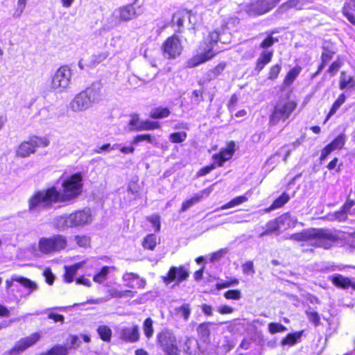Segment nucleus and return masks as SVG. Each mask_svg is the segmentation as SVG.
Here are the masks:
<instances>
[{
    "label": "nucleus",
    "instance_id": "1",
    "mask_svg": "<svg viewBox=\"0 0 355 355\" xmlns=\"http://www.w3.org/2000/svg\"><path fill=\"white\" fill-rule=\"evenodd\" d=\"M62 191L56 187L42 189L35 192L28 199V211L39 212L50 208L53 204L70 202L78 198L83 191V180L81 173L73 174L66 178L62 183Z\"/></svg>",
    "mask_w": 355,
    "mask_h": 355
},
{
    "label": "nucleus",
    "instance_id": "2",
    "mask_svg": "<svg viewBox=\"0 0 355 355\" xmlns=\"http://www.w3.org/2000/svg\"><path fill=\"white\" fill-rule=\"evenodd\" d=\"M288 239L297 241H309L312 245L329 249L337 241L338 236L327 229H308L293 234Z\"/></svg>",
    "mask_w": 355,
    "mask_h": 355
},
{
    "label": "nucleus",
    "instance_id": "3",
    "mask_svg": "<svg viewBox=\"0 0 355 355\" xmlns=\"http://www.w3.org/2000/svg\"><path fill=\"white\" fill-rule=\"evenodd\" d=\"M222 34L218 30L210 31L200 44L197 54L187 61V67L193 68L213 58L219 51L215 46Z\"/></svg>",
    "mask_w": 355,
    "mask_h": 355
},
{
    "label": "nucleus",
    "instance_id": "4",
    "mask_svg": "<svg viewBox=\"0 0 355 355\" xmlns=\"http://www.w3.org/2000/svg\"><path fill=\"white\" fill-rule=\"evenodd\" d=\"M67 239L62 234H54L51 236L40 238L37 244L33 243L28 251L35 257L59 252L67 246Z\"/></svg>",
    "mask_w": 355,
    "mask_h": 355
},
{
    "label": "nucleus",
    "instance_id": "5",
    "mask_svg": "<svg viewBox=\"0 0 355 355\" xmlns=\"http://www.w3.org/2000/svg\"><path fill=\"white\" fill-rule=\"evenodd\" d=\"M101 86L94 83L91 87L77 94L69 103L70 109L75 112L88 110L102 100Z\"/></svg>",
    "mask_w": 355,
    "mask_h": 355
},
{
    "label": "nucleus",
    "instance_id": "6",
    "mask_svg": "<svg viewBox=\"0 0 355 355\" xmlns=\"http://www.w3.org/2000/svg\"><path fill=\"white\" fill-rule=\"evenodd\" d=\"M72 71L67 65L60 67L51 78L49 89L55 93L66 92L71 84Z\"/></svg>",
    "mask_w": 355,
    "mask_h": 355
},
{
    "label": "nucleus",
    "instance_id": "7",
    "mask_svg": "<svg viewBox=\"0 0 355 355\" xmlns=\"http://www.w3.org/2000/svg\"><path fill=\"white\" fill-rule=\"evenodd\" d=\"M157 340L165 355H180L174 333L168 329L157 334Z\"/></svg>",
    "mask_w": 355,
    "mask_h": 355
},
{
    "label": "nucleus",
    "instance_id": "8",
    "mask_svg": "<svg viewBox=\"0 0 355 355\" xmlns=\"http://www.w3.org/2000/svg\"><path fill=\"white\" fill-rule=\"evenodd\" d=\"M235 152V144L234 141H230L227 143L226 148L220 150L218 154H214L213 155L214 163L209 166H207L201 168L197 173V177L204 176L210 173L213 169L216 168V164L218 166H222L223 163L230 159Z\"/></svg>",
    "mask_w": 355,
    "mask_h": 355
},
{
    "label": "nucleus",
    "instance_id": "9",
    "mask_svg": "<svg viewBox=\"0 0 355 355\" xmlns=\"http://www.w3.org/2000/svg\"><path fill=\"white\" fill-rule=\"evenodd\" d=\"M296 107L297 103L293 101L282 100L279 101L270 116V123L275 125L281 121H286L295 110Z\"/></svg>",
    "mask_w": 355,
    "mask_h": 355
},
{
    "label": "nucleus",
    "instance_id": "10",
    "mask_svg": "<svg viewBox=\"0 0 355 355\" xmlns=\"http://www.w3.org/2000/svg\"><path fill=\"white\" fill-rule=\"evenodd\" d=\"M49 144V141L46 137H33L18 146L16 155L20 157H27L34 153L37 148H44Z\"/></svg>",
    "mask_w": 355,
    "mask_h": 355
},
{
    "label": "nucleus",
    "instance_id": "11",
    "mask_svg": "<svg viewBox=\"0 0 355 355\" xmlns=\"http://www.w3.org/2000/svg\"><path fill=\"white\" fill-rule=\"evenodd\" d=\"M115 11L121 22H128L140 16L144 9L139 0H134L130 3L117 8Z\"/></svg>",
    "mask_w": 355,
    "mask_h": 355
},
{
    "label": "nucleus",
    "instance_id": "12",
    "mask_svg": "<svg viewBox=\"0 0 355 355\" xmlns=\"http://www.w3.org/2000/svg\"><path fill=\"white\" fill-rule=\"evenodd\" d=\"M280 0H248L245 10L250 15H263L275 8Z\"/></svg>",
    "mask_w": 355,
    "mask_h": 355
},
{
    "label": "nucleus",
    "instance_id": "13",
    "mask_svg": "<svg viewBox=\"0 0 355 355\" xmlns=\"http://www.w3.org/2000/svg\"><path fill=\"white\" fill-rule=\"evenodd\" d=\"M162 49L165 58L175 59L182 53L183 46L179 37L173 35L165 40L162 44Z\"/></svg>",
    "mask_w": 355,
    "mask_h": 355
},
{
    "label": "nucleus",
    "instance_id": "14",
    "mask_svg": "<svg viewBox=\"0 0 355 355\" xmlns=\"http://www.w3.org/2000/svg\"><path fill=\"white\" fill-rule=\"evenodd\" d=\"M41 332H35L19 339L8 352L9 355H17L35 345L42 338Z\"/></svg>",
    "mask_w": 355,
    "mask_h": 355
},
{
    "label": "nucleus",
    "instance_id": "15",
    "mask_svg": "<svg viewBox=\"0 0 355 355\" xmlns=\"http://www.w3.org/2000/svg\"><path fill=\"white\" fill-rule=\"evenodd\" d=\"M69 214L73 227H84L89 225L93 221L92 211L87 208L77 210Z\"/></svg>",
    "mask_w": 355,
    "mask_h": 355
},
{
    "label": "nucleus",
    "instance_id": "16",
    "mask_svg": "<svg viewBox=\"0 0 355 355\" xmlns=\"http://www.w3.org/2000/svg\"><path fill=\"white\" fill-rule=\"evenodd\" d=\"M188 277L189 272L184 266H173L170 268L166 275L162 277V280L166 285L174 281H176L177 284H180L182 281L186 280Z\"/></svg>",
    "mask_w": 355,
    "mask_h": 355
},
{
    "label": "nucleus",
    "instance_id": "17",
    "mask_svg": "<svg viewBox=\"0 0 355 355\" xmlns=\"http://www.w3.org/2000/svg\"><path fill=\"white\" fill-rule=\"evenodd\" d=\"M15 282L19 283L24 288L28 289L29 291L28 295L37 289V285L35 282L17 275H13L10 279H7L6 281V288L10 289V288L13 287Z\"/></svg>",
    "mask_w": 355,
    "mask_h": 355
},
{
    "label": "nucleus",
    "instance_id": "18",
    "mask_svg": "<svg viewBox=\"0 0 355 355\" xmlns=\"http://www.w3.org/2000/svg\"><path fill=\"white\" fill-rule=\"evenodd\" d=\"M119 338L126 343H135L139 339V331L137 325L123 327L119 331Z\"/></svg>",
    "mask_w": 355,
    "mask_h": 355
},
{
    "label": "nucleus",
    "instance_id": "19",
    "mask_svg": "<svg viewBox=\"0 0 355 355\" xmlns=\"http://www.w3.org/2000/svg\"><path fill=\"white\" fill-rule=\"evenodd\" d=\"M122 279L127 282L125 286L130 288H144L146 285V281L144 279L132 272H125Z\"/></svg>",
    "mask_w": 355,
    "mask_h": 355
},
{
    "label": "nucleus",
    "instance_id": "20",
    "mask_svg": "<svg viewBox=\"0 0 355 355\" xmlns=\"http://www.w3.org/2000/svg\"><path fill=\"white\" fill-rule=\"evenodd\" d=\"M211 191V188L205 189L202 191H200L199 193L195 194L190 199L184 201L182 205L181 211H187L193 205L200 202L204 197L209 196Z\"/></svg>",
    "mask_w": 355,
    "mask_h": 355
},
{
    "label": "nucleus",
    "instance_id": "21",
    "mask_svg": "<svg viewBox=\"0 0 355 355\" xmlns=\"http://www.w3.org/2000/svg\"><path fill=\"white\" fill-rule=\"evenodd\" d=\"M180 347L184 352L188 354H193L198 348V342L193 337L185 336L180 339Z\"/></svg>",
    "mask_w": 355,
    "mask_h": 355
},
{
    "label": "nucleus",
    "instance_id": "22",
    "mask_svg": "<svg viewBox=\"0 0 355 355\" xmlns=\"http://www.w3.org/2000/svg\"><path fill=\"white\" fill-rule=\"evenodd\" d=\"M277 218L280 230H286L290 228H293L297 223V218L292 216L289 213H285Z\"/></svg>",
    "mask_w": 355,
    "mask_h": 355
},
{
    "label": "nucleus",
    "instance_id": "23",
    "mask_svg": "<svg viewBox=\"0 0 355 355\" xmlns=\"http://www.w3.org/2000/svg\"><path fill=\"white\" fill-rule=\"evenodd\" d=\"M70 218V214L56 216L53 218V225L59 231H64L69 228H72L73 226Z\"/></svg>",
    "mask_w": 355,
    "mask_h": 355
},
{
    "label": "nucleus",
    "instance_id": "24",
    "mask_svg": "<svg viewBox=\"0 0 355 355\" xmlns=\"http://www.w3.org/2000/svg\"><path fill=\"white\" fill-rule=\"evenodd\" d=\"M331 282L336 286L347 289L352 288L355 290V282H352L348 277L336 274L330 277Z\"/></svg>",
    "mask_w": 355,
    "mask_h": 355
},
{
    "label": "nucleus",
    "instance_id": "25",
    "mask_svg": "<svg viewBox=\"0 0 355 355\" xmlns=\"http://www.w3.org/2000/svg\"><path fill=\"white\" fill-rule=\"evenodd\" d=\"M115 270L116 268L114 266H103L92 277L93 281L97 284H103L107 279L108 275Z\"/></svg>",
    "mask_w": 355,
    "mask_h": 355
},
{
    "label": "nucleus",
    "instance_id": "26",
    "mask_svg": "<svg viewBox=\"0 0 355 355\" xmlns=\"http://www.w3.org/2000/svg\"><path fill=\"white\" fill-rule=\"evenodd\" d=\"M273 55L272 51L264 50L257 60L255 70L258 72L261 71L266 64L272 60Z\"/></svg>",
    "mask_w": 355,
    "mask_h": 355
},
{
    "label": "nucleus",
    "instance_id": "27",
    "mask_svg": "<svg viewBox=\"0 0 355 355\" xmlns=\"http://www.w3.org/2000/svg\"><path fill=\"white\" fill-rule=\"evenodd\" d=\"M343 13L352 24L355 25V0H346L343 8Z\"/></svg>",
    "mask_w": 355,
    "mask_h": 355
},
{
    "label": "nucleus",
    "instance_id": "28",
    "mask_svg": "<svg viewBox=\"0 0 355 355\" xmlns=\"http://www.w3.org/2000/svg\"><path fill=\"white\" fill-rule=\"evenodd\" d=\"M302 71V67L300 66H295L291 69L284 78L283 84L285 87H288L293 84L297 77L300 75Z\"/></svg>",
    "mask_w": 355,
    "mask_h": 355
},
{
    "label": "nucleus",
    "instance_id": "29",
    "mask_svg": "<svg viewBox=\"0 0 355 355\" xmlns=\"http://www.w3.org/2000/svg\"><path fill=\"white\" fill-rule=\"evenodd\" d=\"M191 17L192 15L190 12L186 10L179 11L174 14L173 22L178 27H182L186 18H188L190 22L191 21Z\"/></svg>",
    "mask_w": 355,
    "mask_h": 355
},
{
    "label": "nucleus",
    "instance_id": "30",
    "mask_svg": "<svg viewBox=\"0 0 355 355\" xmlns=\"http://www.w3.org/2000/svg\"><path fill=\"white\" fill-rule=\"evenodd\" d=\"M339 87L340 89H344L347 87H355V79L349 76H347L345 72L342 71L340 77Z\"/></svg>",
    "mask_w": 355,
    "mask_h": 355
},
{
    "label": "nucleus",
    "instance_id": "31",
    "mask_svg": "<svg viewBox=\"0 0 355 355\" xmlns=\"http://www.w3.org/2000/svg\"><path fill=\"white\" fill-rule=\"evenodd\" d=\"M160 128V124L158 121H142L139 123V125L136 126L135 128V130L141 131V130H151L155 129H159Z\"/></svg>",
    "mask_w": 355,
    "mask_h": 355
},
{
    "label": "nucleus",
    "instance_id": "32",
    "mask_svg": "<svg viewBox=\"0 0 355 355\" xmlns=\"http://www.w3.org/2000/svg\"><path fill=\"white\" fill-rule=\"evenodd\" d=\"M304 6L303 0H289L283 3L279 8V11L284 12L290 8L302 9Z\"/></svg>",
    "mask_w": 355,
    "mask_h": 355
},
{
    "label": "nucleus",
    "instance_id": "33",
    "mask_svg": "<svg viewBox=\"0 0 355 355\" xmlns=\"http://www.w3.org/2000/svg\"><path fill=\"white\" fill-rule=\"evenodd\" d=\"M304 6L303 0H289L283 3L279 8V11L284 12L290 8L302 9Z\"/></svg>",
    "mask_w": 355,
    "mask_h": 355
},
{
    "label": "nucleus",
    "instance_id": "34",
    "mask_svg": "<svg viewBox=\"0 0 355 355\" xmlns=\"http://www.w3.org/2000/svg\"><path fill=\"white\" fill-rule=\"evenodd\" d=\"M96 331L102 340L105 342H110L111 340L112 331L108 326L100 325L98 327Z\"/></svg>",
    "mask_w": 355,
    "mask_h": 355
},
{
    "label": "nucleus",
    "instance_id": "35",
    "mask_svg": "<svg viewBox=\"0 0 355 355\" xmlns=\"http://www.w3.org/2000/svg\"><path fill=\"white\" fill-rule=\"evenodd\" d=\"M247 195H248V193H246L243 196H237V197L233 198L229 202L223 205L220 207V209H227L232 208V207L238 206L243 202H245L248 200V196Z\"/></svg>",
    "mask_w": 355,
    "mask_h": 355
},
{
    "label": "nucleus",
    "instance_id": "36",
    "mask_svg": "<svg viewBox=\"0 0 355 355\" xmlns=\"http://www.w3.org/2000/svg\"><path fill=\"white\" fill-rule=\"evenodd\" d=\"M171 112L167 107H157L153 109L150 113V116L152 119H163L169 116Z\"/></svg>",
    "mask_w": 355,
    "mask_h": 355
},
{
    "label": "nucleus",
    "instance_id": "37",
    "mask_svg": "<svg viewBox=\"0 0 355 355\" xmlns=\"http://www.w3.org/2000/svg\"><path fill=\"white\" fill-rule=\"evenodd\" d=\"M121 23L118 15L116 14L115 10L107 17L104 19V24L107 28H112Z\"/></svg>",
    "mask_w": 355,
    "mask_h": 355
},
{
    "label": "nucleus",
    "instance_id": "38",
    "mask_svg": "<svg viewBox=\"0 0 355 355\" xmlns=\"http://www.w3.org/2000/svg\"><path fill=\"white\" fill-rule=\"evenodd\" d=\"M346 100V97L344 94H340L337 100L334 103L329 112L328 113L327 118L325 119L326 122L329 119V118L334 115L336 111L339 109V107L345 103Z\"/></svg>",
    "mask_w": 355,
    "mask_h": 355
},
{
    "label": "nucleus",
    "instance_id": "39",
    "mask_svg": "<svg viewBox=\"0 0 355 355\" xmlns=\"http://www.w3.org/2000/svg\"><path fill=\"white\" fill-rule=\"evenodd\" d=\"M157 245V238L155 234H150L145 237L143 241V247L145 249L153 250Z\"/></svg>",
    "mask_w": 355,
    "mask_h": 355
},
{
    "label": "nucleus",
    "instance_id": "40",
    "mask_svg": "<svg viewBox=\"0 0 355 355\" xmlns=\"http://www.w3.org/2000/svg\"><path fill=\"white\" fill-rule=\"evenodd\" d=\"M153 321L150 318L145 320L143 324V331L147 338H150L154 334Z\"/></svg>",
    "mask_w": 355,
    "mask_h": 355
},
{
    "label": "nucleus",
    "instance_id": "41",
    "mask_svg": "<svg viewBox=\"0 0 355 355\" xmlns=\"http://www.w3.org/2000/svg\"><path fill=\"white\" fill-rule=\"evenodd\" d=\"M302 336V332H295L288 334L282 340V345H293L296 343L297 339Z\"/></svg>",
    "mask_w": 355,
    "mask_h": 355
},
{
    "label": "nucleus",
    "instance_id": "42",
    "mask_svg": "<svg viewBox=\"0 0 355 355\" xmlns=\"http://www.w3.org/2000/svg\"><path fill=\"white\" fill-rule=\"evenodd\" d=\"M175 311L176 314L182 317L184 320H187L191 314L190 306L188 304H184L181 306L177 307Z\"/></svg>",
    "mask_w": 355,
    "mask_h": 355
},
{
    "label": "nucleus",
    "instance_id": "43",
    "mask_svg": "<svg viewBox=\"0 0 355 355\" xmlns=\"http://www.w3.org/2000/svg\"><path fill=\"white\" fill-rule=\"evenodd\" d=\"M346 141V137L345 134H340L338 137H336L334 140L329 144L331 147L334 150L341 149Z\"/></svg>",
    "mask_w": 355,
    "mask_h": 355
},
{
    "label": "nucleus",
    "instance_id": "44",
    "mask_svg": "<svg viewBox=\"0 0 355 355\" xmlns=\"http://www.w3.org/2000/svg\"><path fill=\"white\" fill-rule=\"evenodd\" d=\"M108 56L107 53L103 52L98 54L93 55L91 58V61L87 65L89 67H94L96 64L104 61Z\"/></svg>",
    "mask_w": 355,
    "mask_h": 355
},
{
    "label": "nucleus",
    "instance_id": "45",
    "mask_svg": "<svg viewBox=\"0 0 355 355\" xmlns=\"http://www.w3.org/2000/svg\"><path fill=\"white\" fill-rule=\"evenodd\" d=\"M289 198V196L287 193H283L273 202L270 207V209H275L282 207L288 201Z\"/></svg>",
    "mask_w": 355,
    "mask_h": 355
},
{
    "label": "nucleus",
    "instance_id": "46",
    "mask_svg": "<svg viewBox=\"0 0 355 355\" xmlns=\"http://www.w3.org/2000/svg\"><path fill=\"white\" fill-rule=\"evenodd\" d=\"M306 315L310 322H313L315 326L319 325L320 323V318L317 311L309 307L306 311Z\"/></svg>",
    "mask_w": 355,
    "mask_h": 355
},
{
    "label": "nucleus",
    "instance_id": "47",
    "mask_svg": "<svg viewBox=\"0 0 355 355\" xmlns=\"http://www.w3.org/2000/svg\"><path fill=\"white\" fill-rule=\"evenodd\" d=\"M76 244L81 248H87L90 245L91 239L86 235H77L74 237Z\"/></svg>",
    "mask_w": 355,
    "mask_h": 355
},
{
    "label": "nucleus",
    "instance_id": "48",
    "mask_svg": "<svg viewBox=\"0 0 355 355\" xmlns=\"http://www.w3.org/2000/svg\"><path fill=\"white\" fill-rule=\"evenodd\" d=\"M323 49L324 51L322 52L321 58L323 64H326L332 58L336 51L334 48H329L327 46H324Z\"/></svg>",
    "mask_w": 355,
    "mask_h": 355
},
{
    "label": "nucleus",
    "instance_id": "49",
    "mask_svg": "<svg viewBox=\"0 0 355 355\" xmlns=\"http://www.w3.org/2000/svg\"><path fill=\"white\" fill-rule=\"evenodd\" d=\"M187 137V134L185 132H178L171 133L169 136V139L173 143H181L183 142Z\"/></svg>",
    "mask_w": 355,
    "mask_h": 355
},
{
    "label": "nucleus",
    "instance_id": "50",
    "mask_svg": "<svg viewBox=\"0 0 355 355\" xmlns=\"http://www.w3.org/2000/svg\"><path fill=\"white\" fill-rule=\"evenodd\" d=\"M282 69V64H277L273 66H272L270 68V71L268 72V79L274 80L277 78L280 71Z\"/></svg>",
    "mask_w": 355,
    "mask_h": 355
},
{
    "label": "nucleus",
    "instance_id": "51",
    "mask_svg": "<svg viewBox=\"0 0 355 355\" xmlns=\"http://www.w3.org/2000/svg\"><path fill=\"white\" fill-rule=\"evenodd\" d=\"M286 330V327L283 324L277 322H271L268 324V331L270 334H274L278 332H283Z\"/></svg>",
    "mask_w": 355,
    "mask_h": 355
},
{
    "label": "nucleus",
    "instance_id": "52",
    "mask_svg": "<svg viewBox=\"0 0 355 355\" xmlns=\"http://www.w3.org/2000/svg\"><path fill=\"white\" fill-rule=\"evenodd\" d=\"M329 220H336L338 221H344L347 219V211L343 208L340 211L335 212L334 214L329 216Z\"/></svg>",
    "mask_w": 355,
    "mask_h": 355
},
{
    "label": "nucleus",
    "instance_id": "53",
    "mask_svg": "<svg viewBox=\"0 0 355 355\" xmlns=\"http://www.w3.org/2000/svg\"><path fill=\"white\" fill-rule=\"evenodd\" d=\"M155 139L149 134H144V135H139L136 136L133 141V144H137L138 143L143 141H147L149 143H153Z\"/></svg>",
    "mask_w": 355,
    "mask_h": 355
},
{
    "label": "nucleus",
    "instance_id": "54",
    "mask_svg": "<svg viewBox=\"0 0 355 355\" xmlns=\"http://www.w3.org/2000/svg\"><path fill=\"white\" fill-rule=\"evenodd\" d=\"M224 297L227 300H238L241 299V293L239 290H230L224 293Z\"/></svg>",
    "mask_w": 355,
    "mask_h": 355
},
{
    "label": "nucleus",
    "instance_id": "55",
    "mask_svg": "<svg viewBox=\"0 0 355 355\" xmlns=\"http://www.w3.org/2000/svg\"><path fill=\"white\" fill-rule=\"evenodd\" d=\"M278 40L274 38L272 35H268L260 44V47L263 49H268L272 46Z\"/></svg>",
    "mask_w": 355,
    "mask_h": 355
},
{
    "label": "nucleus",
    "instance_id": "56",
    "mask_svg": "<svg viewBox=\"0 0 355 355\" xmlns=\"http://www.w3.org/2000/svg\"><path fill=\"white\" fill-rule=\"evenodd\" d=\"M129 292L128 291H120L116 288H110L107 291V293L109 294V297H107L106 298H121L125 296V293Z\"/></svg>",
    "mask_w": 355,
    "mask_h": 355
},
{
    "label": "nucleus",
    "instance_id": "57",
    "mask_svg": "<svg viewBox=\"0 0 355 355\" xmlns=\"http://www.w3.org/2000/svg\"><path fill=\"white\" fill-rule=\"evenodd\" d=\"M50 352L52 355H67V349L62 345H56Z\"/></svg>",
    "mask_w": 355,
    "mask_h": 355
},
{
    "label": "nucleus",
    "instance_id": "58",
    "mask_svg": "<svg viewBox=\"0 0 355 355\" xmlns=\"http://www.w3.org/2000/svg\"><path fill=\"white\" fill-rule=\"evenodd\" d=\"M65 273L64 278L66 282L71 283L73 279V276L76 275V272L70 266H65Z\"/></svg>",
    "mask_w": 355,
    "mask_h": 355
},
{
    "label": "nucleus",
    "instance_id": "59",
    "mask_svg": "<svg viewBox=\"0 0 355 355\" xmlns=\"http://www.w3.org/2000/svg\"><path fill=\"white\" fill-rule=\"evenodd\" d=\"M119 144H114L113 146H111L110 144H107L103 145L101 147H98L95 150V152L96 153H102L103 152H109L110 150L117 149L119 148Z\"/></svg>",
    "mask_w": 355,
    "mask_h": 355
},
{
    "label": "nucleus",
    "instance_id": "60",
    "mask_svg": "<svg viewBox=\"0 0 355 355\" xmlns=\"http://www.w3.org/2000/svg\"><path fill=\"white\" fill-rule=\"evenodd\" d=\"M266 228L268 232L270 233L280 230L279 223H277V218L270 220L266 223Z\"/></svg>",
    "mask_w": 355,
    "mask_h": 355
},
{
    "label": "nucleus",
    "instance_id": "61",
    "mask_svg": "<svg viewBox=\"0 0 355 355\" xmlns=\"http://www.w3.org/2000/svg\"><path fill=\"white\" fill-rule=\"evenodd\" d=\"M197 331L199 335L207 337L209 334V324L208 323H202L200 324L198 328Z\"/></svg>",
    "mask_w": 355,
    "mask_h": 355
},
{
    "label": "nucleus",
    "instance_id": "62",
    "mask_svg": "<svg viewBox=\"0 0 355 355\" xmlns=\"http://www.w3.org/2000/svg\"><path fill=\"white\" fill-rule=\"evenodd\" d=\"M243 272L245 275H253L254 273V265L252 261H247L242 266Z\"/></svg>",
    "mask_w": 355,
    "mask_h": 355
},
{
    "label": "nucleus",
    "instance_id": "63",
    "mask_svg": "<svg viewBox=\"0 0 355 355\" xmlns=\"http://www.w3.org/2000/svg\"><path fill=\"white\" fill-rule=\"evenodd\" d=\"M148 220L152 223L153 226L155 227L156 231H159L160 229V218L157 215H153L148 218Z\"/></svg>",
    "mask_w": 355,
    "mask_h": 355
},
{
    "label": "nucleus",
    "instance_id": "64",
    "mask_svg": "<svg viewBox=\"0 0 355 355\" xmlns=\"http://www.w3.org/2000/svg\"><path fill=\"white\" fill-rule=\"evenodd\" d=\"M26 6V0H18L17 8L16 10L15 15L17 17H19L24 12Z\"/></svg>",
    "mask_w": 355,
    "mask_h": 355
}]
</instances>
